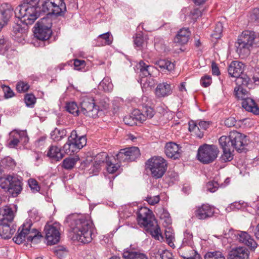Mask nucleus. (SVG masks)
<instances>
[{"mask_svg":"<svg viewBox=\"0 0 259 259\" xmlns=\"http://www.w3.org/2000/svg\"><path fill=\"white\" fill-rule=\"evenodd\" d=\"M219 150L217 146L204 144L199 148L197 157L198 160L203 163L208 164L216 159Z\"/></svg>","mask_w":259,"mask_h":259,"instance_id":"nucleus-7","label":"nucleus"},{"mask_svg":"<svg viewBox=\"0 0 259 259\" xmlns=\"http://www.w3.org/2000/svg\"><path fill=\"white\" fill-rule=\"evenodd\" d=\"M191 33L188 29H181L174 38V42L179 45L186 44L190 38Z\"/></svg>","mask_w":259,"mask_h":259,"instance_id":"nucleus-22","label":"nucleus"},{"mask_svg":"<svg viewBox=\"0 0 259 259\" xmlns=\"http://www.w3.org/2000/svg\"><path fill=\"white\" fill-rule=\"evenodd\" d=\"M40 0H25L23 5H27L30 7H34L35 8H42L39 6Z\"/></svg>","mask_w":259,"mask_h":259,"instance_id":"nucleus-57","label":"nucleus"},{"mask_svg":"<svg viewBox=\"0 0 259 259\" xmlns=\"http://www.w3.org/2000/svg\"><path fill=\"white\" fill-rule=\"evenodd\" d=\"M47 155L50 158L56 161L60 160L63 157L60 149L56 146H50Z\"/></svg>","mask_w":259,"mask_h":259,"instance_id":"nucleus-31","label":"nucleus"},{"mask_svg":"<svg viewBox=\"0 0 259 259\" xmlns=\"http://www.w3.org/2000/svg\"><path fill=\"white\" fill-rule=\"evenodd\" d=\"M14 216V212L9 206H5L0 208V222L11 223Z\"/></svg>","mask_w":259,"mask_h":259,"instance_id":"nucleus-25","label":"nucleus"},{"mask_svg":"<svg viewBox=\"0 0 259 259\" xmlns=\"http://www.w3.org/2000/svg\"><path fill=\"white\" fill-rule=\"evenodd\" d=\"M138 224L143 227L155 239H163L160 227L152 216V211L146 207H141L137 212Z\"/></svg>","mask_w":259,"mask_h":259,"instance_id":"nucleus-3","label":"nucleus"},{"mask_svg":"<svg viewBox=\"0 0 259 259\" xmlns=\"http://www.w3.org/2000/svg\"><path fill=\"white\" fill-rule=\"evenodd\" d=\"M244 88L241 87H236L235 88L234 94L235 97L238 99L242 100L243 98L248 97V92Z\"/></svg>","mask_w":259,"mask_h":259,"instance_id":"nucleus-37","label":"nucleus"},{"mask_svg":"<svg viewBox=\"0 0 259 259\" xmlns=\"http://www.w3.org/2000/svg\"><path fill=\"white\" fill-rule=\"evenodd\" d=\"M141 83H143L144 87L147 86L148 87L151 88L154 85L155 82L153 78H146L145 79L144 78L141 79Z\"/></svg>","mask_w":259,"mask_h":259,"instance_id":"nucleus-60","label":"nucleus"},{"mask_svg":"<svg viewBox=\"0 0 259 259\" xmlns=\"http://www.w3.org/2000/svg\"><path fill=\"white\" fill-rule=\"evenodd\" d=\"M155 65L156 68L160 70L163 71L167 70L168 71L174 68V65L170 61L167 60H159L155 62Z\"/></svg>","mask_w":259,"mask_h":259,"instance_id":"nucleus-32","label":"nucleus"},{"mask_svg":"<svg viewBox=\"0 0 259 259\" xmlns=\"http://www.w3.org/2000/svg\"><path fill=\"white\" fill-rule=\"evenodd\" d=\"M184 239L182 242V245L192 246L193 244V235L189 230H186L184 233Z\"/></svg>","mask_w":259,"mask_h":259,"instance_id":"nucleus-40","label":"nucleus"},{"mask_svg":"<svg viewBox=\"0 0 259 259\" xmlns=\"http://www.w3.org/2000/svg\"><path fill=\"white\" fill-rule=\"evenodd\" d=\"M146 169L150 171L152 177L155 179L161 178L167 169V163L161 157H153L146 162Z\"/></svg>","mask_w":259,"mask_h":259,"instance_id":"nucleus-6","label":"nucleus"},{"mask_svg":"<svg viewBox=\"0 0 259 259\" xmlns=\"http://www.w3.org/2000/svg\"><path fill=\"white\" fill-rule=\"evenodd\" d=\"M13 14V9L12 6L7 3H4L0 6V17L4 21L6 24Z\"/></svg>","mask_w":259,"mask_h":259,"instance_id":"nucleus-24","label":"nucleus"},{"mask_svg":"<svg viewBox=\"0 0 259 259\" xmlns=\"http://www.w3.org/2000/svg\"><path fill=\"white\" fill-rule=\"evenodd\" d=\"M242 100V106L246 111L252 112L256 115L259 114V108L252 98L246 97L243 98Z\"/></svg>","mask_w":259,"mask_h":259,"instance_id":"nucleus-23","label":"nucleus"},{"mask_svg":"<svg viewBox=\"0 0 259 259\" xmlns=\"http://www.w3.org/2000/svg\"><path fill=\"white\" fill-rule=\"evenodd\" d=\"M138 68L140 70V76L142 78L152 76L155 70L153 66L146 64L143 61L139 62Z\"/></svg>","mask_w":259,"mask_h":259,"instance_id":"nucleus-26","label":"nucleus"},{"mask_svg":"<svg viewBox=\"0 0 259 259\" xmlns=\"http://www.w3.org/2000/svg\"><path fill=\"white\" fill-rule=\"evenodd\" d=\"M123 121L124 123L127 124L129 125L130 126H133L134 124H136V121H137L136 119V118L134 117V116L133 114V113H132V115H128L124 117L123 118Z\"/></svg>","mask_w":259,"mask_h":259,"instance_id":"nucleus-54","label":"nucleus"},{"mask_svg":"<svg viewBox=\"0 0 259 259\" xmlns=\"http://www.w3.org/2000/svg\"><path fill=\"white\" fill-rule=\"evenodd\" d=\"M172 93L171 86L166 82L159 83L155 89V94L159 98L164 97Z\"/></svg>","mask_w":259,"mask_h":259,"instance_id":"nucleus-27","label":"nucleus"},{"mask_svg":"<svg viewBox=\"0 0 259 259\" xmlns=\"http://www.w3.org/2000/svg\"><path fill=\"white\" fill-rule=\"evenodd\" d=\"M218 188L219 184L215 181L209 182L206 185L207 190L212 193L215 192Z\"/></svg>","mask_w":259,"mask_h":259,"instance_id":"nucleus-53","label":"nucleus"},{"mask_svg":"<svg viewBox=\"0 0 259 259\" xmlns=\"http://www.w3.org/2000/svg\"><path fill=\"white\" fill-rule=\"evenodd\" d=\"M223 30V25L222 23L218 22L217 23L214 29V33L212 34V36L215 38H219L221 37V34Z\"/></svg>","mask_w":259,"mask_h":259,"instance_id":"nucleus-48","label":"nucleus"},{"mask_svg":"<svg viewBox=\"0 0 259 259\" xmlns=\"http://www.w3.org/2000/svg\"><path fill=\"white\" fill-rule=\"evenodd\" d=\"M244 64L239 61H232L228 67L229 74L236 78L241 75L244 70Z\"/></svg>","mask_w":259,"mask_h":259,"instance_id":"nucleus-21","label":"nucleus"},{"mask_svg":"<svg viewBox=\"0 0 259 259\" xmlns=\"http://www.w3.org/2000/svg\"><path fill=\"white\" fill-rule=\"evenodd\" d=\"M238 242L247 246L251 251H254L258 248V244L254 239L246 232L239 231L236 235Z\"/></svg>","mask_w":259,"mask_h":259,"instance_id":"nucleus-14","label":"nucleus"},{"mask_svg":"<svg viewBox=\"0 0 259 259\" xmlns=\"http://www.w3.org/2000/svg\"><path fill=\"white\" fill-rule=\"evenodd\" d=\"M101 165L94 161L93 166L90 169V173L96 175L101 169Z\"/></svg>","mask_w":259,"mask_h":259,"instance_id":"nucleus-59","label":"nucleus"},{"mask_svg":"<svg viewBox=\"0 0 259 259\" xmlns=\"http://www.w3.org/2000/svg\"><path fill=\"white\" fill-rule=\"evenodd\" d=\"M205 259H225L220 252H208L204 256Z\"/></svg>","mask_w":259,"mask_h":259,"instance_id":"nucleus-47","label":"nucleus"},{"mask_svg":"<svg viewBox=\"0 0 259 259\" xmlns=\"http://www.w3.org/2000/svg\"><path fill=\"white\" fill-rule=\"evenodd\" d=\"M236 122V120H235V118L233 117H230L225 120L224 124L226 126L230 127L234 126L235 125Z\"/></svg>","mask_w":259,"mask_h":259,"instance_id":"nucleus-63","label":"nucleus"},{"mask_svg":"<svg viewBox=\"0 0 259 259\" xmlns=\"http://www.w3.org/2000/svg\"><path fill=\"white\" fill-rule=\"evenodd\" d=\"M80 106L83 114L92 118L98 116L100 112L99 107L95 104L93 97L88 96L83 97L80 102Z\"/></svg>","mask_w":259,"mask_h":259,"instance_id":"nucleus-9","label":"nucleus"},{"mask_svg":"<svg viewBox=\"0 0 259 259\" xmlns=\"http://www.w3.org/2000/svg\"><path fill=\"white\" fill-rule=\"evenodd\" d=\"M140 155L139 149L137 147H132L123 149L116 155L117 159L119 162L133 161Z\"/></svg>","mask_w":259,"mask_h":259,"instance_id":"nucleus-11","label":"nucleus"},{"mask_svg":"<svg viewBox=\"0 0 259 259\" xmlns=\"http://www.w3.org/2000/svg\"><path fill=\"white\" fill-rule=\"evenodd\" d=\"M60 225L55 222L52 224H47L44 229L46 238L49 245L57 243L60 239Z\"/></svg>","mask_w":259,"mask_h":259,"instance_id":"nucleus-10","label":"nucleus"},{"mask_svg":"<svg viewBox=\"0 0 259 259\" xmlns=\"http://www.w3.org/2000/svg\"><path fill=\"white\" fill-rule=\"evenodd\" d=\"M24 25L22 26L20 24L17 23L13 27L12 35L14 36L15 39L19 42L22 43L26 36L28 25Z\"/></svg>","mask_w":259,"mask_h":259,"instance_id":"nucleus-19","label":"nucleus"},{"mask_svg":"<svg viewBox=\"0 0 259 259\" xmlns=\"http://www.w3.org/2000/svg\"><path fill=\"white\" fill-rule=\"evenodd\" d=\"M211 82V78L209 75H205L202 77L200 80V82L202 85L204 87H208Z\"/></svg>","mask_w":259,"mask_h":259,"instance_id":"nucleus-58","label":"nucleus"},{"mask_svg":"<svg viewBox=\"0 0 259 259\" xmlns=\"http://www.w3.org/2000/svg\"><path fill=\"white\" fill-rule=\"evenodd\" d=\"M86 63L85 61L83 60L75 59L74 60V69L80 70L85 67Z\"/></svg>","mask_w":259,"mask_h":259,"instance_id":"nucleus-55","label":"nucleus"},{"mask_svg":"<svg viewBox=\"0 0 259 259\" xmlns=\"http://www.w3.org/2000/svg\"><path fill=\"white\" fill-rule=\"evenodd\" d=\"M164 234L168 244L170 247L174 248V240H175V236L172 230L170 228H168L165 229Z\"/></svg>","mask_w":259,"mask_h":259,"instance_id":"nucleus-38","label":"nucleus"},{"mask_svg":"<svg viewBox=\"0 0 259 259\" xmlns=\"http://www.w3.org/2000/svg\"><path fill=\"white\" fill-rule=\"evenodd\" d=\"M181 147L174 142L166 143L165 146L166 155L171 158L176 159L181 157L182 154Z\"/></svg>","mask_w":259,"mask_h":259,"instance_id":"nucleus-18","label":"nucleus"},{"mask_svg":"<svg viewBox=\"0 0 259 259\" xmlns=\"http://www.w3.org/2000/svg\"><path fill=\"white\" fill-rule=\"evenodd\" d=\"M17 233V235L13 238V240L18 244L23 242L26 239L28 242H36L42 237L39 232L32 228V223L30 220H26L22 226L19 228Z\"/></svg>","mask_w":259,"mask_h":259,"instance_id":"nucleus-4","label":"nucleus"},{"mask_svg":"<svg viewBox=\"0 0 259 259\" xmlns=\"http://www.w3.org/2000/svg\"><path fill=\"white\" fill-rule=\"evenodd\" d=\"M66 10L63 0H45L42 4V8H35L22 4L16 8L15 13L18 15L21 22L31 25L39 16L41 11L48 15L58 16L63 15Z\"/></svg>","mask_w":259,"mask_h":259,"instance_id":"nucleus-1","label":"nucleus"},{"mask_svg":"<svg viewBox=\"0 0 259 259\" xmlns=\"http://www.w3.org/2000/svg\"><path fill=\"white\" fill-rule=\"evenodd\" d=\"M97 40L99 46H104L110 45L112 42L113 38L110 33L108 32L99 35Z\"/></svg>","mask_w":259,"mask_h":259,"instance_id":"nucleus-35","label":"nucleus"},{"mask_svg":"<svg viewBox=\"0 0 259 259\" xmlns=\"http://www.w3.org/2000/svg\"><path fill=\"white\" fill-rule=\"evenodd\" d=\"M71 228L73 233L72 238L81 243H90L94 237L93 224L85 217L81 216L75 219Z\"/></svg>","mask_w":259,"mask_h":259,"instance_id":"nucleus-2","label":"nucleus"},{"mask_svg":"<svg viewBox=\"0 0 259 259\" xmlns=\"http://www.w3.org/2000/svg\"><path fill=\"white\" fill-rule=\"evenodd\" d=\"M72 132H75V134L76 135V137H75V138H73V140H72L73 141H72V142L73 143V144H79L80 142H81L80 141V139H84V141H85V143H84V146L86 145L87 144V139H86V137L84 136H78L77 134V132L75 131V130H73L72 131Z\"/></svg>","mask_w":259,"mask_h":259,"instance_id":"nucleus-64","label":"nucleus"},{"mask_svg":"<svg viewBox=\"0 0 259 259\" xmlns=\"http://www.w3.org/2000/svg\"><path fill=\"white\" fill-rule=\"evenodd\" d=\"M108 161V156L107 153L106 152H101L98 154L95 158V161L100 165L104 162L107 163Z\"/></svg>","mask_w":259,"mask_h":259,"instance_id":"nucleus-44","label":"nucleus"},{"mask_svg":"<svg viewBox=\"0 0 259 259\" xmlns=\"http://www.w3.org/2000/svg\"><path fill=\"white\" fill-rule=\"evenodd\" d=\"M78 160V157L66 158L63 161L62 166L67 169H71Z\"/></svg>","mask_w":259,"mask_h":259,"instance_id":"nucleus-39","label":"nucleus"},{"mask_svg":"<svg viewBox=\"0 0 259 259\" xmlns=\"http://www.w3.org/2000/svg\"><path fill=\"white\" fill-rule=\"evenodd\" d=\"M134 42L137 50H141L144 44L143 36L140 33L136 34L135 36L134 37Z\"/></svg>","mask_w":259,"mask_h":259,"instance_id":"nucleus-43","label":"nucleus"},{"mask_svg":"<svg viewBox=\"0 0 259 259\" xmlns=\"http://www.w3.org/2000/svg\"><path fill=\"white\" fill-rule=\"evenodd\" d=\"M28 184L31 189L34 192H38L39 190V186L37 182L34 179H29L28 180Z\"/></svg>","mask_w":259,"mask_h":259,"instance_id":"nucleus-56","label":"nucleus"},{"mask_svg":"<svg viewBox=\"0 0 259 259\" xmlns=\"http://www.w3.org/2000/svg\"><path fill=\"white\" fill-rule=\"evenodd\" d=\"M11 46L10 42L6 39H0V52L4 53L6 51L8 50Z\"/></svg>","mask_w":259,"mask_h":259,"instance_id":"nucleus-50","label":"nucleus"},{"mask_svg":"<svg viewBox=\"0 0 259 259\" xmlns=\"http://www.w3.org/2000/svg\"><path fill=\"white\" fill-rule=\"evenodd\" d=\"M235 82L237 87H248L250 88L252 85V81L250 78L246 74H242L236 78Z\"/></svg>","mask_w":259,"mask_h":259,"instance_id":"nucleus-33","label":"nucleus"},{"mask_svg":"<svg viewBox=\"0 0 259 259\" xmlns=\"http://www.w3.org/2000/svg\"><path fill=\"white\" fill-rule=\"evenodd\" d=\"M255 43L254 32L245 30L238 36L235 44L236 52L240 57L244 58L249 55L250 50Z\"/></svg>","mask_w":259,"mask_h":259,"instance_id":"nucleus-5","label":"nucleus"},{"mask_svg":"<svg viewBox=\"0 0 259 259\" xmlns=\"http://www.w3.org/2000/svg\"><path fill=\"white\" fill-rule=\"evenodd\" d=\"M51 20L48 18H43L38 21L35 24L34 35L36 37L40 40H47L49 38L52 31Z\"/></svg>","mask_w":259,"mask_h":259,"instance_id":"nucleus-8","label":"nucleus"},{"mask_svg":"<svg viewBox=\"0 0 259 259\" xmlns=\"http://www.w3.org/2000/svg\"><path fill=\"white\" fill-rule=\"evenodd\" d=\"M9 223L0 222V236L4 239L10 238L15 233L16 229L11 228L9 224Z\"/></svg>","mask_w":259,"mask_h":259,"instance_id":"nucleus-29","label":"nucleus"},{"mask_svg":"<svg viewBox=\"0 0 259 259\" xmlns=\"http://www.w3.org/2000/svg\"><path fill=\"white\" fill-rule=\"evenodd\" d=\"M67 135V131L65 129L55 128L51 133V138L54 142H59L64 138Z\"/></svg>","mask_w":259,"mask_h":259,"instance_id":"nucleus-34","label":"nucleus"},{"mask_svg":"<svg viewBox=\"0 0 259 259\" xmlns=\"http://www.w3.org/2000/svg\"><path fill=\"white\" fill-rule=\"evenodd\" d=\"M75 137H76L75 132H71L70 136L68 138L67 142L63 147V150L67 154L71 155L76 153L84 146V139H81V142H79V144H73L72 141Z\"/></svg>","mask_w":259,"mask_h":259,"instance_id":"nucleus-13","label":"nucleus"},{"mask_svg":"<svg viewBox=\"0 0 259 259\" xmlns=\"http://www.w3.org/2000/svg\"><path fill=\"white\" fill-rule=\"evenodd\" d=\"M231 139L232 142V148L239 152H242L245 147L248 144V140L244 135L235 131L231 132Z\"/></svg>","mask_w":259,"mask_h":259,"instance_id":"nucleus-12","label":"nucleus"},{"mask_svg":"<svg viewBox=\"0 0 259 259\" xmlns=\"http://www.w3.org/2000/svg\"><path fill=\"white\" fill-rule=\"evenodd\" d=\"M250 251L244 246L232 248L228 253V259H249Z\"/></svg>","mask_w":259,"mask_h":259,"instance_id":"nucleus-15","label":"nucleus"},{"mask_svg":"<svg viewBox=\"0 0 259 259\" xmlns=\"http://www.w3.org/2000/svg\"><path fill=\"white\" fill-rule=\"evenodd\" d=\"M8 188L7 191L12 195L13 197H17L22 190L23 183L18 177L14 176Z\"/></svg>","mask_w":259,"mask_h":259,"instance_id":"nucleus-20","label":"nucleus"},{"mask_svg":"<svg viewBox=\"0 0 259 259\" xmlns=\"http://www.w3.org/2000/svg\"><path fill=\"white\" fill-rule=\"evenodd\" d=\"M189 130L191 132H194L195 134L200 139L202 138L203 136V133L199 131L200 129L199 126L194 121H191L189 122Z\"/></svg>","mask_w":259,"mask_h":259,"instance_id":"nucleus-41","label":"nucleus"},{"mask_svg":"<svg viewBox=\"0 0 259 259\" xmlns=\"http://www.w3.org/2000/svg\"><path fill=\"white\" fill-rule=\"evenodd\" d=\"M10 141L9 145L11 147H15L18 145L20 141L23 139H24V142L28 140V138L25 135L24 132L19 133L17 132H12L10 134Z\"/></svg>","mask_w":259,"mask_h":259,"instance_id":"nucleus-28","label":"nucleus"},{"mask_svg":"<svg viewBox=\"0 0 259 259\" xmlns=\"http://www.w3.org/2000/svg\"><path fill=\"white\" fill-rule=\"evenodd\" d=\"M233 149H223V153L221 156V159L223 161H230L233 159V154L231 151H233Z\"/></svg>","mask_w":259,"mask_h":259,"instance_id":"nucleus-46","label":"nucleus"},{"mask_svg":"<svg viewBox=\"0 0 259 259\" xmlns=\"http://www.w3.org/2000/svg\"><path fill=\"white\" fill-rule=\"evenodd\" d=\"M3 89L6 98H11L14 96L13 91L8 86H4Z\"/></svg>","mask_w":259,"mask_h":259,"instance_id":"nucleus-62","label":"nucleus"},{"mask_svg":"<svg viewBox=\"0 0 259 259\" xmlns=\"http://www.w3.org/2000/svg\"><path fill=\"white\" fill-rule=\"evenodd\" d=\"M219 141L222 149H233L232 140L231 139V132L228 136H222L221 137Z\"/></svg>","mask_w":259,"mask_h":259,"instance_id":"nucleus-36","label":"nucleus"},{"mask_svg":"<svg viewBox=\"0 0 259 259\" xmlns=\"http://www.w3.org/2000/svg\"><path fill=\"white\" fill-rule=\"evenodd\" d=\"M66 110L74 116L78 115V107L76 103L72 102L68 103L66 105Z\"/></svg>","mask_w":259,"mask_h":259,"instance_id":"nucleus-42","label":"nucleus"},{"mask_svg":"<svg viewBox=\"0 0 259 259\" xmlns=\"http://www.w3.org/2000/svg\"><path fill=\"white\" fill-rule=\"evenodd\" d=\"M122 256L125 259H148L147 255L144 253L131 249L124 250Z\"/></svg>","mask_w":259,"mask_h":259,"instance_id":"nucleus-30","label":"nucleus"},{"mask_svg":"<svg viewBox=\"0 0 259 259\" xmlns=\"http://www.w3.org/2000/svg\"><path fill=\"white\" fill-rule=\"evenodd\" d=\"M36 102V98L33 94H27L25 97V102L27 106L32 107Z\"/></svg>","mask_w":259,"mask_h":259,"instance_id":"nucleus-51","label":"nucleus"},{"mask_svg":"<svg viewBox=\"0 0 259 259\" xmlns=\"http://www.w3.org/2000/svg\"><path fill=\"white\" fill-rule=\"evenodd\" d=\"M133 114L137 120L143 122L147 119L152 118L155 114V111L152 108L145 106L143 108L142 112L138 109L134 110Z\"/></svg>","mask_w":259,"mask_h":259,"instance_id":"nucleus-17","label":"nucleus"},{"mask_svg":"<svg viewBox=\"0 0 259 259\" xmlns=\"http://www.w3.org/2000/svg\"><path fill=\"white\" fill-rule=\"evenodd\" d=\"M214 208L207 204L198 207L194 212L195 216L199 220H205L213 215Z\"/></svg>","mask_w":259,"mask_h":259,"instance_id":"nucleus-16","label":"nucleus"},{"mask_svg":"<svg viewBox=\"0 0 259 259\" xmlns=\"http://www.w3.org/2000/svg\"><path fill=\"white\" fill-rule=\"evenodd\" d=\"M119 167V165L118 164H113L110 161H107L106 164V167L109 173L113 174L115 172Z\"/></svg>","mask_w":259,"mask_h":259,"instance_id":"nucleus-52","label":"nucleus"},{"mask_svg":"<svg viewBox=\"0 0 259 259\" xmlns=\"http://www.w3.org/2000/svg\"><path fill=\"white\" fill-rule=\"evenodd\" d=\"M159 197L158 195L154 196H147L145 200L150 205H154L159 201Z\"/></svg>","mask_w":259,"mask_h":259,"instance_id":"nucleus-61","label":"nucleus"},{"mask_svg":"<svg viewBox=\"0 0 259 259\" xmlns=\"http://www.w3.org/2000/svg\"><path fill=\"white\" fill-rule=\"evenodd\" d=\"M100 87H102L105 92H110L112 90L113 84L108 78H104L100 82Z\"/></svg>","mask_w":259,"mask_h":259,"instance_id":"nucleus-45","label":"nucleus"},{"mask_svg":"<svg viewBox=\"0 0 259 259\" xmlns=\"http://www.w3.org/2000/svg\"><path fill=\"white\" fill-rule=\"evenodd\" d=\"M30 86L29 84L24 81H20L18 82L16 85V89L18 92L20 93L25 92L28 90Z\"/></svg>","mask_w":259,"mask_h":259,"instance_id":"nucleus-49","label":"nucleus"}]
</instances>
